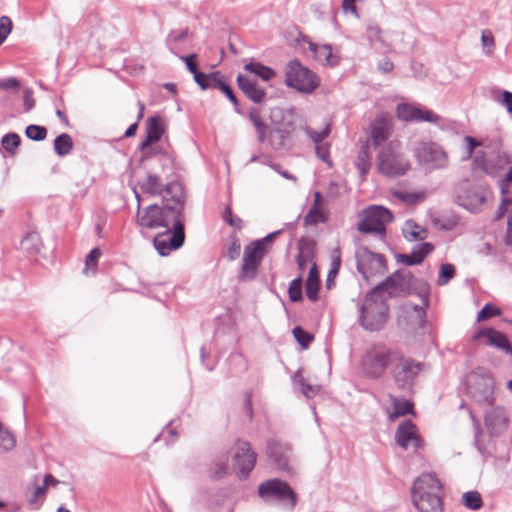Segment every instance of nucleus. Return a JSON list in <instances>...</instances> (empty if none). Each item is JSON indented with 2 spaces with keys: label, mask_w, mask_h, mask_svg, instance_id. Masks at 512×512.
<instances>
[{
  "label": "nucleus",
  "mask_w": 512,
  "mask_h": 512,
  "mask_svg": "<svg viewBox=\"0 0 512 512\" xmlns=\"http://www.w3.org/2000/svg\"><path fill=\"white\" fill-rule=\"evenodd\" d=\"M510 424V417L502 406H495L485 411L484 426L490 437H500Z\"/></svg>",
  "instance_id": "17"
},
{
  "label": "nucleus",
  "mask_w": 512,
  "mask_h": 512,
  "mask_svg": "<svg viewBox=\"0 0 512 512\" xmlns=\"http://www.w3.org/2000/svg\"><path fill=\"white\" fill-rule=\"evenodd\" d=\"M500 314V309L493 304L487 303L478 312L477 321H484Z\"/></svg>",
  "instance_id": "53"
},
{
  "label": "nucleus",
  "mask_w": 512,
  "mask_h": 512,
  "mask_svg": "<svg viewBox=\"0 0 512 512\" xmlns=\"http://www.w3.org/2000/svg\"><path fill=\"white\" fill-rule=\"evenodd\" d=\"M455 275V267L452 264H442L437 283L440 286L447 285Z\"/></svg>",
  "instance_id": "48"
},
{
  "label": "nucleus",
  "mask_w": 512,
  "mask_h": 512,
  "mask_svg": "<svg viewBox=\"0 0 512 512\" xmlns=\"http://www.w3.org/2000/svg\"><path fill=\"white\" fill-rule=\"evenodd\" d=\"M138 106H139V111H138V115H137V122L131 124L125 131L124 136L127 138H130L136 134V131L138 128V122L143 118L145 106L141 102L138 103Z\"/></svg>",
  "instance_id": "57"
},
{
  "label": "nucleus",
  "mask_w": 512,
  "mask_h": 512,
  "mask_svg": "<svg viewBox=\"0 0 512 512\" xmlns=\"http://www.w3.org/2000/svg\"><path fill=\"white\" fill-rule=\"evenodd\" d=\"M393 411L389 413L390 420H395L401 416L413 413V403L409 400L398 399L395 396H390Z\"/></svg>",
  "instance_id": "31"
},
{
  "label": "nucleus",
  "mask_w": 512,
  "mask_h": 512,
  "mask_svg": "<svg viewBox=\"0 0 512 512\" xmlns=\"http://www.w3.org/2000/svg\"><path fill=\"white\" fill-rule=\"evenodd\" d=\"M15 444L14 436L0 422V446L6 451H10L15 447Z\"/></svg>",
  "instance_id": "49"
},
{
  "label": "nucleus",
  "mask_w": 512,
  "mask_h": 512,
  "mask_svg": "<svg viewBox=\"0 0 512 512\" xmlns=\"http://www.w3.org/2000/svg\"><path fill=\"white\" fill-rule=\"evenodd\" d=\"M222 216L224 221L227 222L228 225L236 228H241V219L233 215L232 210L229 206L225 208Z\"/></svg>",
  "instance_id": "56"
},
{
  "label": "nucleus",
  "mask_w": 512,
  "mask_h": 512,
  "mask_svg": "<svg viewBox=\"0 0 512 512\" xmlns=\"http://www.w3.org/2000/svg\"><path fill=\"white\" fill-rule=\"evenodd\" d=\"M403 236L407 241H422L427 237V230L419 226L414 220L409 219L403 227Z\"/></svg>",
  "instance_id": "30"
},
{
  "label": "nucleus",
  "mask_w": 512,
  "mask_h": 512,
  "mask_svg": "<svg viewBox=\"0 0 512 512\" xmlns=\"http://www.w3.org/2000/svg\"><path fill=\"white\" fill-rule=\"evenodd\" d=\"M258 494L265 502L277 501L290 510L297 503V495L290 485L278 478L262 482L258 487Z\"/></svg>",
  "instance_id": "8"
},
{
  "label": "nucleus",
  "mask_w": 512,
  "mask_h": 512,
  "mask_svg": "<svg viewBox=\"0 0 512 512\" xmlns=\"http://www.w3.org/2000/svg\"><path fill=\"white\" fill-rule=\"evenodd\" d=\"M357 229L364 234H377L383 238L386 234V225L391 223L393 215L383 206L371 205L363 210Z\"/></svg>",
  "instance_id": "9"
},
{
  "label": "nucleus",
  "mask_w": 512,
  "mask_h": 512,
  "mask_svg": "<svg viewBox=\"0 0 512 512\" xmlns=\"http://www.w3.org/2000/svg\"><path fill=\"white\" fill-rule=\"evenodd\" d=\"M101 256V251L99 248L92 249L89 254L86 256L85 260V269L84 272L87 274L89 270L92 271V273L96 272L98 259Z\"/></svg>",
  "instance_id": "51"
},
{
  "label": "nucleus",
  "mask_w": 512,
  "mask_h": 512,
  "mask_svg": "<svg viewBox=\"0 0 512 512\" xmlns=\"http://www.w3.org/2000/svg\"><path fill=\"white\" fill-rule=\"evenodd\" d=\"M27 138L33 141H42L47 137V129L35 124L28 125L25 129Z\"/></svg>",
  "instance_id": "45"
},
{
  "label": "nucleus",
  "mask_w": 512,
  "mask_h": 512,
  "mask_svg": "<svg viewBox=\"0 0 512 512\" xmlns=\"http://www.w3.org/2000/svg\"><path fill=\"white\" fill-rule=\"evenodd\" d=\"M494 388V378L485 368L478 367L466 377L467 395L479 405L490 406L494 403Z\"/></svg>",
  "instance_id": "6"
},
{
  "label": "nucleus",
  "mask_w": 512,
  "mask_h": 512,
  "mask_svg": "<svg viewBox=\"0 0 512 512\" xmlns=\"http://www.w3.org/2000/svg\"><path fill=\"white\" fill-rule=\"evenodd\" d=\"M371 141L374 148L381 146L389 137L391 118L387 114H379L370 125Z\"/></svg>",
  "instance_id": "21"
},
{
  "label": "nucleus",
  "mask_w": 512,
  "mask_h": 512,
  "mask_svg": "<svg viewBox=\"0 0 512 512\" xmlns=\"http://www.w3.org/2000/svg\"><path fill=\"white\" fill-rule=\"evenodd\" d=\"M41 239L37 232L27 233L21 240V247L30 254H36L41 249Z\"/></svg>",
  "instance_id": "35"
},
{
  "label": "nucleus",
  "mask_w": 512,
  "mask_h": 512,
  "mask_svg": "<svg viewBox=\"0 0 512 512\" xmlns=\"http://www.w3.org/2000/svg\"><path fill=\"white\" fill-rule=\"evenodd\" d=\"M295 384L299 386L301 393L306 398H313L319 391V386L310 385L304 377L297 372L294 377Z\"/></svg>",
  "instance_id": "40"
},
{
  "label": "nucleus",
  "mask_w": 512,
  "mask_h": 512,
  "mask_svg": "<svg viewBox=\"0 0 512 512\" xmlns=\"http://www.w3.org/2000/svg\"><path fill=\"white\" fill-rule=\"evenodd\" d=\"M474 165L476 168L481 169L486 174L494 175L498 169L509 163L506 156L501 157L499 154L491 153L489 156L482 151H478L475 154Z\"/></svg>",
  "instance_id": "20"
},
{
  "label": "nucleus",
  "mask_w": 512,
  "mask_h": 512,
  "mask_svg": "<svg viewBox=\"0 0 512 512\" xmlns=\"http://www.w3.org/2000/svg\"><path fill=\"white\" fill-rule=\"evenodd\" d=\"M12 30V21L8 16L0 17V45L6 40Z\"/></svg>",
  "instance_id": "54"
},
{
  "label": "nucleus",
  "mask_w": 512,
  "mask_h": 512,
  "mask_svg": "<svg viewBox=\"0 0 512 512\" xmlns=\"http://www.w3.org/2000/svg\"><path fill=\"white\" fill-rule=\"evenodd\" d=\"M20 143V136L14 132L5 134L1 140L2 147L10 154H13L15 152Z\"/></svg>",
  "instance_id": "43"
},
{
  "label": "nucleus",
  "mask_w": 512,
  "mask_h": 512,
  "mask_svg": "<svg viewBox=\"0 0 512 512\" xmlns=\"http://www.w3.org/2000/svg\"><path fill=\"white\" fill-rule=\"evenodd\" d=\"M137 199V225L148 228H169L174 223V210L180 209L179 219H184L185 194L183 188L178 182H171L166 186L165 195H163V207L157 204H151L141 210L140 195L134 190Z\"/></svg>",
  "instance_id": "1"
},
{
  "label": "nucleus",
  "mask_w": 512,
  "mask_h": 512,
  "mask_svg": "<svg viewBox=\"0 0 512 512\" xmlns=\"http://www.w3.org/2000/svg\"><path fill=\"white\" fill-rule=\"evenodd\" d=\"M166 185H164L159 176L148 173L146 178L140 183V188L144 193L152 196L165 195Z\"/></svg>",
  "instance_id": "28"
},
{
  "label": "nucleus",
  "mask_w": 512,
  "mask_h": 512,
  "mask_svg": "<svg viewBox=\"0 0 512 512\" xmlns=\"http://www.w3.org/2000/svg\"><path fill=\"white\" fill-rule=\"evenodd\" d=\"M320 288V280L319 275L317 271L316 264H313L312 267L309 270L308 277L306 279L305 289H306V295L307 298L315 302L318 299V291Z\"/></svg>",
  "instance_id": "29"
},
{
  "label": "nucleus",
  "mask_w": 512,
  "mask_h": 512,
  "mask_svg": "<svg viewBox=\"0 0 512 512\" xmlns=\"http://www.w3.org/2000/svg\"><path fill=\"white\" fill-rule=\"evenodd\" d=\"M302 276L299 275L297 278H295L294 280H292L289 284V288H288V294H289V299L290 301L292 302H298V301H301L303 296H302Z\"/></svg>",
  "instance_id": "44"
},
{
  "label": "nucleus",
  "mask_w": 512,
  "mask_h": 512,
  "mask_svg": "<svg viewBox=\"0 0 512 512\" xmlns=\"http://www.w3.org/2000/svg\"><path fill=\"white\" fill-rule=\"evenodd\" d=\"M401 359V352L391 349L385 344H373L362 357V369L370 378H380L386 368Z\"/></svg>",
  "instance_id": "5"
},
{
  "label": "nucleus",
  "mask_w": 512,
  "mask_h": 512,
  "mask_svg": "<svg viewBox=\"0 0 512 512\" xmlns=\"http://www.w3.org/2000/svg\"><path fill=\"white\" fill-rule=\"evenodd\" d=\"M360 325L367 331H379L387 322L389 307L385 295L371 289L363 299L359 309Z\"/></svg>",
  "instance_id": "3"
},
{
  "label": "nucleus",
  "mask_w": 512,
  "mask_h": 512,
  "mask_svg": "<svg viewBox=\"0 0 512 512\" xmlns=\"http://www.w3.org/2000/svg\"><path fill=\"white\" fill-rule=\"evenodd\" d=\"M464 506L470 510H478L482 507L483 502L478 491H468L462 495Z\"/></svg>",
  "instance_id": "41"
},
{
  "label": "nucleus",
  "mask_w": 512,
  "mask_h": 512,
  "mask_svg": "<svg viewBox=\"0 0 512 512\" xmlns=\"http://www.w3.org/2000/svg\"><path fill=\"white\" fill-rule=\"evenodd\" d=\"M485 201V193L480 188H471L467 191L466 200L462 205L467 209L473 210Z\"/></svg>",
  "instance_id": "36"
},
{
  "label": "nucleus",
  "mask_w": 512,
  "mask_h": 512,
  "mask_svg": "<svg viewBox=\"0 0 512 512\" xmlns=\"http://www.w3.org/2000/svg\"><path fill=\"white\" fill-rule=\"evenodd\" d=\"M210 477L213 479L223 478L228 473V456L218 457L210 468Z\"/></svg>",
  "instance_id": "38"
},
{
  "label": "nucleus",
  "mask_w": 512,
  "mask_h": 512,
  "mask_svg": "<svg viewBox=\"0 0 512 512\" xmlns=\"http://www.w3.org/2000/svg\"><path fill=\"white\" fill-rule=\"evenodd\" d=\"M412 279L413 275L410 271L397 270L373 289H377L381 295L387 294L385 296L387 299L407 292L412 285Z\"/></svg>",
  "instance_id": "14"
},
{
  "label": "nucleus",
  "mask_w": 512,
  "mask_h": 512,
  "mask_svg": "<svg viewBox=\"0 0 512 512\" xmlns=\"http://www.w3.org/2000/svg\"><path fill=\"white\" fill-rule=\"evenodd\" d=\"M176 209L177 210H174L172 229L166 228L165 232L157 234L153 239V245L160 256H167L184 244V219H179L180 209Z\"/></svg>",
  "instance_id": "10"
},
{
  "label": "nucleus",
  "mask_w": 512,
  "mask_h": 512,
  "mask_svg": "<svg viewBox=\"0 0 512 512\" xmlns=\"http://www.w3.org/2000/svg\"><path fill=\"white\" fill-rule=\"evenodd\" d=\"M256 459L257 454L249 442L244 440L236 441L233 462L238 478L245 479L249 476L255 466Z\"/></svg>",
  "instance_id": "15"
},
{
  "label": "nucleus",
  "mask_w": 512,
  "mask_h": 512,
  "mask_svg": "<svg viewBox=\"0 0 512 512\" xmlns=\"http://www.w3.org/2000/svg\"><path fill=\"white\" fill-rule=\"evenodd\" d=\"M356 166L360 171L361 175L365 176L371 167L370 156L367 148H361L358 153Z\"/></svg>",
  "instance_id": "46"
},
{
  "label": "nucleus",
  "mask_w": 512,
  "mask_h": 512,
  "mask_svg": "<svg viewBox=\"0 0 512 512\" xmlns=\"http://www.w3.org/2000/svg\"><path fill=\"white\" fill-rule=\"evenodd\" d=\"M499 91L493 90V98L501 105L506 107V110L509 114L512 115V92L504 90L502 91V98L498 96Z\"/></svg>",
  "instance_id": "52"
},
{
  "label": "nucleus",
  "mask_w": 512,
  "mask_h": 512,
  "mask_svg": "<svg viewBox=\"0 0 512 512\" xmlns=\"http://www.w3.org/2000/svg\"><path fill=\"white\" fill-rule=\"evenodd\" d=\"M293 335L296 339V341L299 343V345L306 349L310 345V343L313 341L314 337L312 334L308 333L304 329H302L300 326H296L293 329Z\"/></svg>",
  "instance_id": "47"
},
{
  "label": "nucleus",
  "mask_w": 512,
  "mask_h": 512,
  "mask_svg": "<svg viewBox=\"0 0 512 512\" xmlns=\"http://www.w3.org/2000/svg\"><path fill=\"white\" fill-rule=\"evenodd\" d=\"M164 133L162 119L159 116H151L147 120L146 137L140 143L139 150L143 153L142 159L147 160L154 154H160V149L151 148V144L159 141Z\"/></svg>",
  "instance_id": "18"
},
{
  "label": "nucleus",
  "mask_w": 512,
  "mask_h": 512,
  "mask_svg": "<svg viewBox=\"0 0 512 512\" xmlns=\"http://www.w3.org/2000/svg\"><path fill=\"white\" fill-rule=\"evenodd\" d=\"M512 182V167L509 169L505 177L501 180L500 183V190L501 194L504 195L508 192V189L510 187V184Z\"/></svg>",
  "instance_id": "64"
},
{
  "label": "nucleus",
  "mask_w": 512,
  "mask_h": 512,
  "mask_svg": "<svg viewBox=\"0 0 512 512\" xmlns=\"http://www.w3.org/2000/svg\"><path fill=\"white\" fill-rule=\"evenodd\" d=\"M237 84L245 96L254 103H262L266 98V91L260 87L256 80L241 74L237 77Z\"/></svg>",
  "instance_id": "23"
},
{
  "label": "nucleus",
  "mask_w": 512,
  "mask_h": 512,
  "mask_svg": "<svg viewBox=\"0 0 512 512\" xmlns=\"http://www.w3.org/2000/svg\"><path fill=\"white\" fill-rule=\"evenodd\" d=\"M285 84L303 94H311L320 85V78L299 60H290L285 67Z\"/></svg>",
  "instance_id": "7"
},
{
  "label": "nucleus",
  "mask_w": 512,
  "mask_h": 512,
  "mask_svg": "<svg viewBox=\"0 0 512 512\" xmlns=\"http://www.w3.org/2000/svg\"><path fill=\"white\" fill-rule=\"evenodd\" d=\"M196 54H191L188 56H180V59L185 62L187 69L192 73L195 74L199 70L197 69V63H196Z\"/></svg>",
  "instance_id": "61"
},
{
  "label": "nucleus",
  "mask_w": 512,
  "mask_h": 512,
  "mask_svg": "<svg viewBox=\"0 0 512 512\" xmlns=\"http://www.w3.org/2000/svg\"><path fill=\"white\" fill-rule=\"evenodd\" d=\"M434 250V246L431 243L423 242L411 251V254H398L397 261L401 262L406 266H413L421 264L424 258Z\"/></svg>",
  "instance_id": "25"
},
{
  "label": "nucleus",
  "mask_w": 512,
  "mask_h": 512,
  "mask_svg": "<svg viewBox=\"0 0 512 512\" xmlns=\"http://www.w3.org/2000/svg\"><path fill=\"white\" fill-rule=\"evenodd\" d=\"M249 119L250 121L252 122V124L254 125L255 129H262V128H267V125L265 124V122L262 120L261 116H260V112L258 109L256 108H252L250 111H249Z\"/></svg>",
  "instance_id": "58"
},
{
  "label": "nucleus",
  "mask_w": 512,
  "mask_h": 512,
  "mask_svg": "<svg viewBox=\"0 0 512 512\" xmlns=\"http://www.w3.org/2000/svg\"><path fill=\"white\" fill-rule=\"evenodd\" d=\"M290 132L285 128H274L269 133V143L275 150H280L288 143Z\"/></svg>",
  "instance_id": "32"
},
{
  "label": "nucleus",
  "mask_w": 512,
  "mask_h": 512,
  "mask_svg": "<svg viewBox=\"0 0 512 512\" xmlns=\"http://www.w3.org/2000/svg\"><path fill=\"white\" fill-rule=\"evenodd\" d=\"M73 147L72 137L67 133L60 134L54 140V151L60 157L70 154Z\"/></svg>",
  "instance_id": "33"
},
{
  "label": "nucleus",
  "mask_w": 512,
  "mask_h": 512,
  "mask_svg": "<svg viewBox=\"0 0 512 512\" xmlns=\"http://www.w3.org/2000/svg\"><path fill=\"white\" fill-rule=\"evenodd\" d=\"M241 252V244L238 240H233L227 248L226 256L229 260H235Z\"/></svg>",
  "instance_id": "60"
},
{
  "label": "nucleus",
  "mask_w": 512,
  "mask_h": 512,
  "mask_svg": "<svg viewBox=\"0 0 512 512\" xmlns=\"http://www.w3.org/2000/svg\"><path fill=\"white\" fill-rule=\"evenodd\" d=\"M280 233H281V230L274 231V232L266 235L264 238H262L260 240L253 241V243H260L259 248L264 249V251L267 253L269 250V245L276 238V236L279 235Z\"/></svg>",
  "instance_id": "59"
},
{
  "label": "nucleus",
  "mask_w": 512,
  "mask_h": 512,
  "mask_svg": "<svg viewBox=\"0 0 512 512\" xmlns=\"http://www.w3.org/2000/svg\"><path fill=\"white\" fill-rule=\"evenodd\" d=\"M483 337L487 339V343L489 345L494 346L504 353L512 356V345L504 333L492 328H483L473 336V339L478 340Z\"/></svg>",
  "instance_id": "22"
},
{
  "label": "nucleus",
  "mask_w": 512,
  "mask_h": 512,
  "mask_svg": "<svg viewBox=\"0 0 512 512\" xmlns=\"http://www.w3.org/2000/svg\"><path fill=\"white\" fill-rule=\"evenodd\" d=\"M481 41L484 48H488L486 53H490L492 48L494 47V38L490 32H483L481 36Z\"/></svg>",
  "instance_id": "63"
},
{
  "label": "nucleus",
  "mask_w": 512,
  "mask_h": 512,
  "mask_svg": "<svg viewBox=\"0 0 512 512\" xmlns=\"http://www.w3.org/2000/svg\"><path fill=\"white\" fill-rule=\"evenodd\" d=\"M288 451L286 446L281 445L275 440H271L267 445L268 457L278 470H286L288 467Z\"/></svg>",
  "instance_id": "26"
},
{
  "label": "nucleus",
  "mask_w": 512,
  "mask_h": 512,
  "mask_svg": "<svg viewBox=\"0 0 512 512\" xmlns=\"http://www.w3.org/2000/svg\"><path fill=\"white\" fill-rule=\"evenodd\" d=\"M397 117L403 121L430 122L437 124L441 117L424 107H418L407 103L398 104Z\"/></svg>",
  "instance_id": "19"
},
{
  "label": "nucleus",
  "mask_w": 512,
  "mask_h": 512,
  "mask_svg": "<svg viewBox=\"0 0 512 512\" xmlns=\"http://www.w3.org/2000/svg\"><path fill=\"white\" fill-rule=\"evenodd\" d=\"M392 371L393 379L398 388L408 391L422 369L423 364L411 358H405L401 353V359H397Z\"/></svg>",
  "instance_id": "13"
},
{
  "label": "nucleus",
  "mask_w": 512,
  "mask_h": 512,
  "mask_svg": "<svg viewBox=\"0 0 512 512\" xmlns=\"http://www.w3.org/2000/svg\"><path fill=\"white\" fill-rule=\"evenodd\" d=\"M471 418H472V421L474 423V426H475V446L477 448V450L482 454L484 455L486 453V447L481 439L482 437V432L480 430V425H479V421L476 419V417L474 415L471 414Z\"/></svg>",
  "instance_id": "55"
},
{
  "label": "nucleus",
  "mask_w": 512,
  "mask_h": 512,
  "mask_svg": "<svg viewBox=\"0 0 512 512\" xmlns=\"http://www.w3.org/2000/svg\"><path fill=\"white\" fill-rule=\"evenodd\" d=\"M324 214L317 207H311L304 217L305 225H317L318 223L325 222Z\"/></svg>",
  "instance_id": "50"
},
{
  "label": "nucleus",
  "mask_w": 512,
  "mask_h": 512,
  "mask_svg": "<svg viewBox=\"0 0 512 512\" xmlns=\"http://www.w3.org/2000/svg\"><path fill=\"white\" fill-rule=\"evenodd\" d=\"M355 258L357 270L365 280H369L377 274H384L387 271L385 257L382 254L370 251L364 246L357 248Z\"/></svg>",
  "instance_id": "11"
},
{
  "label": "nucleus",
  "mask_w": 512,
  "mask_h": 512,
  "mask_svg": "<svg viewBox=\"0 0 512 512\" xmlns=\"http://www.w3.org/2000/svg\"><path fill=\"white\" fill-rule=\"evenodd\" d=\"M379 173L389 178L405 175L411 168L410 162L401 151L397 141H391L381 146L376 159Z\"/></svg>",
  "instance_id": "4"
},
{
  "label": "nucleus",
  "mask_w": 512,
  "mask_h": 512,
  "mask_svg": "<svg viewBox=\"0 0 512 512\" xmlns=\"http://www.w3.org/2000/svg\"><path fill=\"white\" fill-rule=\"evenodd\" d=\"M244 69L250 73L255 74L257 77L264 81H269L275 76V72L268 66L260 62L251 61L244 66Z\"/></svg>",
  "instance_id": "34"
},
{
  "label": "nucleus",
  "mask_w": 512,
  "mask_h": 512,
  "mask_svg": "<svg viewBox=\"0 0 512 512\" xmlns=\"http://www.w3.org/2000/svg\"><path fill=\"white\" fill-rule=\"evenodd\" d=\"M212 89H217L222 91L227 98L231 101V103L235 106V108L238 107V100L232 90V88L227 84L224 76L219 72L218 77L214 81V84H212ZM238 111V109H236Z\"/></svg>",
  "instance_id": "37"
},
{
  "label": "nucleus",
  "mask_w": 512,
  "mask_h": 512,
  "mask_svg": "<svg viewBox=\"0 0 512 512\" xmlns=\"http://www.w3.org/2000/svg\"><path fill=\"white\" fill-rule=\"evenodd\" d=\"M309 50L312 52L316 61L322 65L334 67L338 64L339 58L332 53V48L328 44L317 45L311 41L308 42Z\"/></svg>",
  "instance_id": "27"
},
{
  "label": "nucleus",
  "mask_w": 512,
  "mask_h": 512,
  "mask_svg": "<svg viewBox=\"0 0 512 512\" xmlns=\"http://www.w3.org/2000/svg\"><path fill=\"white\" fill-rule=\"evenodd\" d=\"M340 263H341V260H340V256L337 255V256H333L332 258V263H331V269L328 273V276H327V280H326V285L327 287H330V276H336L337 273H338V270L340 268Z\"/></svg>",
  "instance_id": "62"
},
{
  "label": "nucleus",
  "mask_w": 512,
  "mask_h": 512,
  "mask_svg": "<svg viewBox=\"0 0 512 512\" xmlns=\"http://www.w3.org/2000/svg\"><path fill=\"white\" fill-rule=\"evenodd\" d=\"M395 440L399 446L407 449L411 444L417 448V428L411 420H406L401 423L395 433Z\"/></svg>",
  "instance_id": "24"
},
{
  "label": "nucleus",
  "mask_w": 512,
  "mask_h": 512,
  "mask_svg": "<svg viewBox=\"0 0 512 512\" xmlns=\"http://www.w3.org/2000/svg\"><path fill=\"white\" fill-rule=\"evenodd\" d=\"M260 243H250L244 248L242 265L239 273L240 281H251L256 278L258 268L267 254L259 248Z\"/></svg>",
  "instance_id": "16"
},
{
  "label": "nucleus",
  "mask_w": 512,
  "mask_h": 512,
  "mask_svg": "<svg viewBox=\"0 0 512 512\" xmlns=\"http://www.w3.org/2000/svg\"><path fill=\"white\" fill-rule=\"evenodd\" d=\"M441 494V482L430 473L421 474L411 487L412 502L419 512H443Z\"/></svg>",
  "instance_id": "2"
},
{
  "label": "nucleus",
  "mask_w": 512,
  "mask_h": 512,
  "mask_svg": "<svg viewBox=\"0 0 512 512\" xmlns=\"http://www.w3.org/2000/svg\"><path fill=\"white\" fill-rule=\"evenodd\" d=\"M218 73L219 71L205 74L201 71H198L195 74H193V77L195 82L199 85V87L202 90H206L212 89V84H214V81L218 77Z\"/></svg>",
  "instance_id": "42"
},
{
  "label": "nucleus",
  "mask_w": 512,
  "mask_h": 512,
  "mask_svg": "<svg viewBox=\"0 0 512 512\" xmlns=\"http://www.w3.org/2000/svg\"><path fill=\"white\" fill-rule=\"evenodd\" d=\"M418 164L428 170L443 169L448 164L446 152L436 143L422 142L414 149Z\"/></svg>",
  "instance_id": "12"
},
{
  "label": "nucleus",
  "mask_w": 512,
  "mask_h": 512,
  "mask_svg": "<svg viewBox=\"0 0 512 512\" xmlns=\"http://www.w3.org/2000/svg\"><path fill=\"white\" fill-rule=\"evenodd\" d=\"M306 135L313 141L315 146L321 145L323 140L326 139L331 133V125L327 123L323 130L315 131L311 127L305 125L302 127Z\"/></svg>",
  "instance_id": "39"
}]
</instances>
